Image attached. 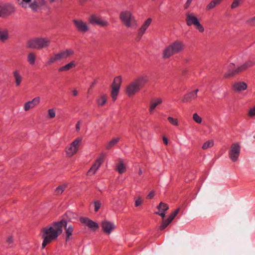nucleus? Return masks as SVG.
<instances>
[{"instance_id":"a19ab883","label":"nucleus","mask_w":255,"mask_h":255,"mask_svg":"<svg viewBox=\"0 0 255 255\" xmlns=\"http://www.w3.org/2000/svg\"><path fill=\"white\" fill-rule=\"evenodd\" d=\"M168 120L169 122L173 126H178V121L177 119H174L172 117H169L168 118Z\"/></svg>"},{"instance_id":"13d9d810","label":"nucleus","mask_w":255,"mask_h":255,"mask_svg":"<svg viewBox=\"0 0 255 255\" xmlns=\"http://www.w3.org/2000/svg\"><path fill=\"white\" fill-rule=\"evenodd\" d=\"M13 238L12 236H9L6 240V242L9 244H11L13 242Z\"/></svg>"},{"instance_id":"603ef678","label":"nucleus","mask_w":255,"mask_h":255,"mask_svg":"<svg viewBox=\"0 0 255 255\" xmlns=\"http://www.w3.org/2000/svg\"><path fill=\"white\" fill-rule=\"evenodd\" d=\"M31 0H22V2L20 3L22 7H26V3L31 1Z\"/></svg>"},{"instance_id":"c85d7f7f","label":"nucleus","mask_w":255,"mask_h":255,"mask_svg":"<svg viewBox=\"0 0 255 255\" xmlns=\"http://www.w3.org/2000/svg\"><path fill=\"white\" fill-rule=\"evenodd\" d=\"M120 139V138L119 137L112 139L107 144L106 148L108 150L111 149L119 141Z\"/></svg>"},{"instance_id":"3c124183","label":"nucleus","mask_w":255,"mask_h":255,"mask_svg":"<svg viewBox=\"0 0 255 255\" xmlns=\"http://www.w3.org/2000/svg\"><path fill=\"white\" fill-rule=\"evenodd\" d=\"M142 203V200L140 198H138L135 201V206L138 207Z\"/></svg>"},{"instance_id":"c03bdc74","label":"nucleus","mask_w":255,"mask_h":255,"mask_svg":"<svg viewBox=\"0 0 255 255\" xmlns=\"http://www.w3.org/2000/svg\"><path fill=\"white\" fill-rule=\"evenodd\" d=\"M170 223L167 221V220H163L162 221L161 225L160 226V230H162L165 229L169 225Z\"/></svg>"},{"instance_id":"bb28decb","label":"nucleus","mask_w":255,"mask_h":255,"mask_svg":"<svg viewBox=\"0 0 255 255\" xmlns=\"http://www.w3.org/2000/svg\"><path fill=\"white\" fill-rule=\"evenodd\" d=\"M75 63L74 61H71L65 65L60 67L58 69L59 72L66 71L69 70L70 69L75 67Z\"/></svg>"},{"instance_id":"e433bc0d","label":"nucleus","mask_w":255,"mask_h":255,"mask_svg":"<svg viewBox=\"0 0 255 255\" xmlns=\"http://www.w3.org/2000/svg\"><path fill=\"white\" fill-rule=\"evenodd\" d=\"M66 188V185H61L57 187L55 191V193L57 195H60L64 191L65 189Z\"/></svg>"},{"instance_id":"338daca9","label":"nucleus","mask_w":255,"mask_h":255,"mask_svg":"<svg viewBox=\"0 0 255 255\" xmlns=\"http://www.w3.org/2000/svg\"><path fill=\"white\" fill-rule=\"evenodd\" d=\"M51 2H54L55 0H50Z\"/></svg>"},{"instance_id":"c756f323","label":"nucleus","mask_w":255,"mask_h":255,"mask_svg":"<svg viewBox=\"0 0 255 255\" xmlns=\"http://www.w3.org/2000/svg\"><path fill=\"white\" fill-rule=\"evenodd\" d=\"M107 101L106 95H102L97 99V103L98 106H103Z\"/></svg>"},{"instance_id":"dca6fc26","label":"nucleus","mask_w":255,"mask_h":255,"mask_svg":"<svg viewBox=\"0 0 255 255\" xmlns=\"http://www.w3.org/2000/svg\"><path fill=\"white\" fill-rule=\"evenodd\" d=\"M152 19L151 18H148L142 25L141 27L139 28V31L138 32V40H140L144 33L145 31L149 26L151 22Z\"/></svg>"},{"instance_id":"0e129e2a","label":"nucleus","mask_w":255,"mask_h":255,"mask_svg":"<svg viewBox=\"0 0 255 255\" xmlns=\"http://www.w3.org/2000/svg\"><path fill=\"white\" fill-rule=\"evenodd\" d=\"M138 174L139 176H141L142 174V170L141 169V168H139V171H138Z\"/></svg>"},{"instance_id":"c9c22d12","label":"nucleus","mask_w":255,"mask_h":255,"mask_svg":"<svg viewBox=\"0 0 255 255\" xmlns=\"http://www.w3.org/2000/svg\"><path fill=\"white\" fill-rule=\"evenodd\" d=\"M159 211H163L165 212L168 209V206L167 204L163 203V202H160L159 205L157 207Z\"/></svg>"},{"instance_id":"680f3d73","label":"nucleus","mask_w":255,"mask_h":255,"mask_svg":"<svg viewBox=\"0 0 255 255\" xmlns=\"http://www.w3.org/2000/svg\"><path fill=\"white\" fill-rule=\"evenodd\" d=\"M87 0H79V3L82 5Z\"/></svg>"},{"instance_id":"5fc2aeb1","label":"nucleus","mask_w":255,"mask_h":255,"mask_svg":"<svg viewBox=\"0 0 255 255\" xmlns=\"http://www.w3.org/2000/svg\"><path fill=\"white\" fill-rule=\"evenodd\" d=\"M193 0H187L185 4V8L187 9L188 8L190 4L191 3Z\"/></svg>"},{"instance_id":"e2e57ef3","label":"nucleus","mask_w":255,"mask_h":255,"mask_svg":"<svg viewBox=\"0 0 255 255\" xmlns=\"http://www.w3.org/2000/svg\"><path fill=\"white\" fill-rule=\"evenodd\" d=\"M251 23L253 24H254L255 25V16L251 20Z\"/></svg>"},{"instance_id":"58836bf2","label":"nucleus","mask_w":255,"mask_h":255,"mask_svg":"<svg viewBox=\"0 0 255 255\" xmlns=\"http://www.w3.org/2000/svg\"><path fill=\"white\" fill-rule=\"evenodd\" d=\"M179 211V209H177L175 210L173 213H172L168 217V219H167V221H168L169 223H171L172 220L174 219V218L176 217V216L177 215Z\"/></svg>"},{"instance_id":"f704fd0d","label":"nucleus","mask_w":255,"mask_h":255,"mask_svg":"<svg viewBox=\"0 0 255 255\" xmlns=\"http://www.w3.org/2000/svg\"><path fill=\"white\" fill-rule=\"evenodd\" d=\"M214 144V142L213 140H209L207 141H206L202 145V149H207L209 148L212 147L213 146Z\"/></svg>"},{"instance_id":"2eb2a0df","label":"nucleus","mask_w":255,"mask_h":255,"mask_svg":"<svg viewBox=\"0 0 255 255\" xmlns=\"http://www.w3.org/2000/svg\"><path fill=\"white\" fill-rule=\"evenodd\" d=\"M40 98L39 97H36L33 99L31 101H29L25 103L24 106V111H27L30 109L33 108L40 103Z\"/></svg>"},{"instance_id":"9b49d317","label":"nucleus","mask_w":255,"mask_h":255,"mask_svg":"<svg viewBox=\"0 0 255 255\" xmlns=\"http://www.w3.org/2000/svg\"><path fill=\"white\" fill-rule=\"evenodd\" d=\"M80 221L82 224L87 226L92 231H95L99 228V226L97 223L94 222L88 218L81 217L80 218Z\"/></svg>"},{"instance_id":"09e8293b","label":"nucleus","mask_w":255,"mask_h":255,"mask_svg":"<svg viewBox=\"0 0 255 255\" xmlns=\"http://www.w3.org/2000/svg\"><path fill=\"white\" fill-rule=\"evenodd\" d=\"M95 211L98 212L101 206V203L100 201H96L94 202Z\"/></svg>"},{"instance_id":"de8ad7c7","label":"nucleus","mask_w":255,"mask_h":255,"mask_svg":"<svg viewBox=\"0 0 255 255\" xmlns=\"http://www.w3.org/2000/svg\"><path fill=\"white\" fill-rule=\"evenodd\" d=\"M248 116L250 117L255 116V106L250 109L248 112Z\"/></svg>"},{"instance_id":"864d4df0","label":"nucleus","mask_w":255,"mask_h":255,"mask_svg":"<svg viewBox=\"0 0 255 255\" xmlns=\"http://www.w3.org/2000/svg\"><path fill=\"white\" fill-rule=\"evenodd\" d=\"M154 196V192L152 191L147 195V198L148 199H152Z\"/></svg>"},{"instance_id":"aec40b11","label":"nucleus","mask_w":255,"mask_h":255,"mask_svg":"<svg viewBox=\"0 0 255 255\" xmlns=\"http://www.w3.org/2000/svg\"><path fill=\"white\" fill-rule=\"evenodd\" d=\"M3 17L11 14L15 11L14 7L11 4H7L2 8Z\"/></svg>"},{"instance_id":"79ce46f5","label":"nucleus","mask_w":255,"mask_h":255,"mask_svg":"<svg viewBox=\"0 0 255 255\" xmlns=\"http://www.w3.org/2000/svg\"><path fill=\"white\" fill-rule=\"evenodd\" d=\"M242 1L243 0H234L231 4V8L235 9L237 8Z\"/></svg>"},{"instance_id":"f3484780","label":"nucleus","mask_w":255,"mask_h":255,"mask_svg":"<svg viewBox=\"0 0 255 255\" xmlns=\"http://www.w3.org/2000/svg\"><path fill=\"white\" fill-rule=\"evenodd\" d=\"M186 21L188 26L192 25L195 26L199 22L198 18L193 13H190L186 14Z\"/></svg>"},{"instance_id":"b1692460","label":"nucleus","mask_w":255,"mask_h":255,"mask_svg":"<svg viewBox=\"0 0 255 255\" xmlns=\"http://www.w3.org/2000/svg\"><path fill=\"white\" fill-rule=\"evenodd\" d=\"M233 87L235 91L240 92L245 90L247 88V85L245 82H240L235 83Z\"/></svg>"},{"instance_id":"423d86ee","label":"nucleus","mask_w":255,"mask_h":255,"mask_svg":"<svg viewBox=\"0 0 255 255\" xmlns=\"http://www.w3.org/2000/svg\"><path fill=\"white\" fill-rule=\"evenodd\" d=\"M122 78L121 76L115 78L112 85L111 97L113 101L117 100V96L119 93V90L122 83Z\"/></svg>"},{"instance_id":"cd10ccee","label":"nucleus","mask_w":255,"mask_h":255,"mask_svg":"<svg viewBox=\"0 0 255 255\" xmlns=\"http://www.w3.org/2000/svg\"><path fill=\"white\" fill-rule=\"evenodd\" d=\"M223 0H213L207 5L206 10H209L220 4Z\"/></svg>"},{"instance_id":"bf43d9fd","label":"nucleus","mask_w":255,"mask_h":255,"mask_svg":"<svg viewBox=\"0 0 255 255\" xmlns=\"http://www.w3.org/2000/svg\"><path fill=\"white\" fill-rule=\"evenodd\" d=\"M163 141L166 145L168 144V139L166 137H163Z\"/></svg>"},{"instance_id":"7c9ffc66","label":"nucleus","mask_w":255,"mask_h":255,"mask_svg":"<svg viewBox=\"0 0 255 255\" xmlns=\"http://www.w3.org/2000/svg\"><path fill=\"white\" fill-rule=\"evenodd\" d=\"M36 58V56L33 53L31 52L27 55V61L31 65L35 64Z\"/></svg>"},{"instance_id":"9d476101","label":"nucleus","mask_w":255,"mask_h":255,"mask_svg":"<svg viewBox=\"0 0 255 255\" xmlns=\"http://www.w3.org/2000/svg\"><path fill=\"white\" fill-rule=\"evenodd\" d=\"M89 22L93 25H98L102 27L106 26L108 25V22L106 20H103L99 16L96 15H91L88 19Z\"/></svg>"},{"instance_id":"39448f33","label":"nucleus","mask_w":255,"mask_h":255,"mask_svg":"<svg viewBox=\"0 0 255 255\" xmlns=\"http://www.w3.org/2000/svg\"><path fill=\"white\" fill-rule=\"evenodd\" d=\"M241 152V146L239 143H233L229 151V156L233 162L238 160Z\"/></svg>"},{"instance_id":"052dcab7","label":"nucleus","mask_w":255,"mask_h":255,"mask_svg":"<svg viewBox=\"0 0 255 255\" xmlns=\"http://www.w3.org/2000/svg\"><path fill=\"white\" fill-rule=\"evenodd\" d=\"M72 93H73V95L74 96H76L78 95V91L76 90H74L73 91H72Z\"/></svg>"},{"instance_id":"5701e85b","label":"nucleus","mask_w":255,"mask_h":255,"mask_svg":"<svg viewBox=\"0 0 255 255\" xmlns=\"http://www.w3.org/2000/svg\"><path fill=\"white\" fill-rule=\"evenodd\" d=\"M162 102V100L160 98H156L151 101L149 108V112L150 114H152L153 113V110L155 109L156 106L161 104Z\"/></svg>"},{"instance_id":"ddd939ff","label":"nucleus","mask_w":255,"mask_h":255,"mask_svg":"<svg viewBox=\"0 0 255 255\" xmlns=\"http://www.w3.org/2000/svg\"><path fill=\"white\" fill-rule=\"evenodd\" d=\"M73 22L77 30L83 33H86L89 30V27L86 22L81 19H74Z\"/></svg>"},{"instance_id":"1a4fd4ad","label":"nucleus","mask_w":255,"mask_h":255,"mask_svg":"<svg viewBox=\"0 0 255 255\" xmlns=\"http://www.w3.org/2000/svg\"><path fill=\"white\" fill-rule=\"evenodd\" d=\"M105 158V154L104 153H101L99 157L96 160L94 164L90 168L88 171L89 175L94 174L97 170L99 168L102 163L103 162Z\"/></svg>"},{"instance_id":"7ed1b4c3","label":"nucleus","mask_w":255,"mask_h":255,"mask_svg":"<svg viewBox=\"0 0 255 255\" xmlns=\"http://www.w3.org/2000/svg\"><path fill=\"white\" fill-rule=\"evenodd\" d=\"M254 64L255 62L254 61L249 60L242 65L236 68L235 65L234 63H230L228 67V71L225 74V77L226 78H228L231 76H233L252 66Z\"/></svg>"},{"instance_id":"4d7b16f0","label":"nucleus","mask_w":255,"mask_h":255,"mask_svg":"<svg viewBox=\"0 0 255 255\" xmlns=\"http://www.w3.org/2000/svg\"><path fill=\"white\" fill-rule=\"evenodd\" d=\"M80 124H81V121H78L76 125V129L77 131L80 130Z\"/></svg>"},{"instance_id":"0eeeda50","label":"nucleus","mask_w":255,"mask_h":255,"mask_svg":"<svg viewBox=\"0 0 255 255\" xmlns=\"http://www.w3.org/2000/svg\"><path fill=\"white\" fill-rule=\"evenodd\" d=\"M120 18L122 22L128 27L133 26L135 20L130 12L125 11L121 12Z\"/></svg>"},{"instance_id":"6ab92c4d","label":"nucleus","mask_w":255,"mask_h":255,"mask_svg":"<svg viewBox=\"0 0 255 255\" xmlns=\"http://www.w3.org/2000/svg\"><path fill=\"white\" fill-rule=\"evenodd\" d=\"M177 53H178L181 51L183 48L184 45L183 43L180 41L176 40L169 45Z\"/></svg>"},{"instance_id":"a211bd4d","label":"nucleus","mask_w":255,"mask_h":255,"mask_svg":"<svg viewBox=\"0 0 255 255\" xmlns=\"http://www.w3.org/2000/svg\"><path fill=\"white\" fill-rule=\"evenodd\" d=\"M13 76L14 79L15 86L18 87L21 85V84L23 80V77L21 75L20 72L15 70L12 72Z\"/></svg>"},{"instance_id":"4c0bfd02","label":"nucleus","mask_w":255,"mask_h":255,"mask_svg":"<svg viewBox=\"0 0 255 255\" xmlns=\"http://www.w3.org/2000/svg\"><path fill=\"white\" fill-rule=\"evenodd\" d=\"M179 211V209H177L175 210L173 213H172L168 217V219H167V221H168L169 223H171L172 220L174 219V218L176 217V216L177 215Z\"/></svg>"},{"instance_id":"4468645a","label":"nucleus","mask_w":255,"mask_h":255,"mask_svg":"<svg viewBox=\"0 0 255 255\" xmlns=\"http://www.w3.org/2000/svg\"><path fill=\"white\" fill-rule=\"evenodd\" d=\"M198 92L199 89H196L194 91L187 93L184 96L182 100V102L183 103H189L192 101L195 100L197 97V94Z\"/></svg>"},{"instance_id":"72a5a7b5","label":"nucleus","mask_w":255,"mask_h":255,"mask_svg":"<svg viewBox=\"0 0 255 255\" xmlns=\"http://www.w3.org/2000/svg\"><path fill=\"white\" fill-rule=\"evenodd\" d=\"M8 38V31L5 29L1 30L0 28V40L1 41H4L6 40Z\"/></svg>"},{"instance_id":"a878e982","label":"nucleus","mask_w":255,"mask_h":255,"mask_svg":"<svg viewBox=\"0 0 255 255\" xmlns=\"http://www.w3.org/2000/svg\"><path fill=\"white\" fill-rule=\"evenodd\" d=\"M61 60L60 56L59 54V53L54 54L53 56H51L48 60L47 62V64L50 65L53 63Z\"/></svg>"},{"instance_id":"69168bd1","label":"nucleus","mask_w":255,"mask_h":255,"mask_svg":"<svg viewBox=\"0 0 255 255\" xmlns=\"http://www.w3.org/2000/svg\"><path fill=\"white\" fill-rule=\"evenodd\" d=\"M2 8H0V16L3 17L2 13Z\"/></svg>"},{"instance_id":"6e6d98bb","label":"nucleus","mask_w":255,"mask_h":255,"mask_svg":"<svg viewBox=\"0 0 255 255\" xmlns=\"http://www.w3.org/2000/svg\"><path fill=\"white\" fill-rule=\"evenodd\" d=\"M156 214L160 216L162 218H164L165 216V212L159 211L156 212Z\"/></svg>"},{"instance_id":"8fccbe9b","label":"nucleus","mask_w":255,"mask_h":255,"mask_svg":"<svg viewBox=\"0 0 255 255\" xmlns=\"http://www.w3.org/2000/svg\"><path fill=\"white\" fill-rule=\"evenodd\" d=\"M196 28L200 32H203L204 31V28L199 22L196 25Z\"/></svg>"},{"instance_id":"49530a36","label":"nucleus","mask_w":255,"mask_h":255,"mask_svg":"<svg viewBox=\"0 0 255 255\" xmlns=\"http://www.w3.org/2000/svg\"><path fill=\"white\" fill-rule=\"evenodd\" d=\"M56 113L54 109H51L48 110V116L50 118H53L55 117Z\"/></svg>"},{"instance_id":"2f4dec72","label":"nucleus","mask_w":255,"mask_h":255,"mask_svg":"<svg viewBox=\"0 0 255 255\" xmlns=\"http://www.w3.org/2000/svg\"><path fill=\"white\" fill-rule=\"evenodd\" d=\"M65 227V231H66V241L68 240L70 237V236L72 235L73 232V227L72 225H69L68 227Z\"/></svg>"},{"instance_id":"412c9836","label":"nucleus","mask_w":255,"mask_h":255,"mask_svg":"<svg viewBox=\"0 0 255 255\" xmlns=\"http://www.w3.org/2000/svg\"><path fill=\"white\" fill-rule=\"evenodd\" d=\"M176 53L174 50L170 45H168L163 51V58L167 59Z\"/></svg>"},{"instance_id":"774afa93","label":"nucleus","mask_w":255,"mask_h":255,"mask_svg":"<svg viewBox=\"0 0 255 255\" xmlns=\"http://www.w3.org/2000/svg\"><path fill=\"white\" fill-rule=\"evenodd\" d=\"M95 82H94L93 84H92V86H93L94 84H95Z\"/></svg>"},{"instance_id":"f257e3e1","label":"nucleus","mask_w":255,"mask_h":255,"mask_svg":"<svg viewBox=\"0 0 255 255\" xmlns=\"http://www.w3.org/2000/svg\"><path fill=\"white\" fill-rule=\"evenodd\" d=\"M67 222L65 220L53 222L50 226L43 228L41 230L42 238V249H44L46 245L52 241L57 239L58 237L61 234L63 228L66 227Z\"/></svg>"},{"instance_id":"473e14b6","label":"nucleus","mask_w":255,"mask_h":255,"mask_svg":"<svg viewBox=\"0 0 255 255\" xmlns=\"http://www.w3.org/2000/svg\"><path fill=\"white\" fill-rule=\"evenodd\" d=\"M116 169L120 174H123L126 171V168L122 161H120L119 163L116 166Z\"/></svg>"},{"instance_id":"4be33fe9","label":"nucleus","mask_w":255,"mask_h":255,"mask_svg":"<svg viewBox=\"0 0 255 255\" xmlns=\"http://www.w3.org/2000/svg\"><path fill=\"white\" fill-rule=\"evenodd\" d=\"M176 53L174 50L170 45H168L163 51V58L167 59Z\"/></svg>"},{"instance_id":"37998d69","label":"nucleus","mask_w":255,"mask_h":255,"mask_svg":"<svg viewBox=\"0 0 255 255\" xmlns=\"http://www.w3.org/2000/svg\"><path fill=\"white\" fill-rule=\"evenodd\" d=\"M193 119L198 124H201L202 122L201 118L196 113L193 114Z\"/></svg>"},{"instance_id":"20e7f679","label":"nucleus","mask_w":255,"mask_h":255,"mask_svg":"<svg viewBox=\"0 0 255 255\" xmlns=\"http://www.w3.org/2000/svg\"><path fill=\"white\" fill-rule=\"evenodd\" d=\"M50 40L47 38L38 37L27 42V46L30 48L42 49L48 47Z\"/></svg>"},{"instance_id":"a18cd8bd","label":"nucleus","mask_w":255,"mask_h":255,"mask_svg":"<svg viewBox=\"0 0 255 255\" xmlns=\"http://www.w3.org/2000/svg\"><path fill=\"white\" fill-rule=\"evenodd\" d=\"M29 7L34 11H37L38 4L36 1H34L29 4Z\"/></svg>"},{"instance_id":"6e6552de","label":"nucleus","mask_w":255,"mask_h":255,"mask_svg":"<svg viewBox=\"0 0 255 255\" xmlns=\"http://www.w3.org/2000/svg\"><path fill=\"white\" fill-rule=\"evenodd\" d=\"M81 141V138H77L66 148V153L68 156L71 157L77 152Z\"/></svg>"},{"instance_id":"ea45409f","label":"nucleus","mask_w":255,"mask_h":255,"mask_svg":"<svg viewBox=\"0 0 255 255\" xmlns=\"http://www.w3.org/2000/svg\"><path fill=\"white\" fill-rule=\"evenodd\" d=\"M179 211V209H177L175 210L173 213H172L168 217V219H167V221H168L169 223H171L172 220L174 219V218L176 217V216L177 215Z\"/></svg>"},{"instance_id":"f03ea898","label":"nucleus","mask_w":255,"mask_h":255,"mask_svg":"<svg viewBox=\"0 0 255 255\" xmlns=\"http://www.w3.org/2000/svg\"><path fill=\"white\" fill-rule=\"evenodd\" d=\"M148 78L145 76H140L132 81L126 88V93L129 97L134 95L143 87Z\"/></svg>"},{"instance_id":"393cba45","label":"nucleus","mask_w":255,"mask_h":255,"mask_svg":"<svg viewBox=\"0 0 255 255\" xmlns=\"http://www.w3.org/2000/svg\"><path fill=\"white\" fill-rule=\"evenodd\" d=\"M74 54V51L71 49H67L59 53L61 59H66Z\"/></svg>"},{"instance_id":"f8f14e48","label":"nucleus","mask_w":255,"mask_h":255,"mask_svg":"<svg viewBox=\"0 0 255 255\" xmlns=\"http://www.w3.org/2000/svg\"><path fill=\"white\" fill-rule=\"evenodd\" d=\"M101 227L103 232L105 234L110 235L116 228V226L114 223L108 220H104L101 222Z\"/></svg>"}]
</instances>
